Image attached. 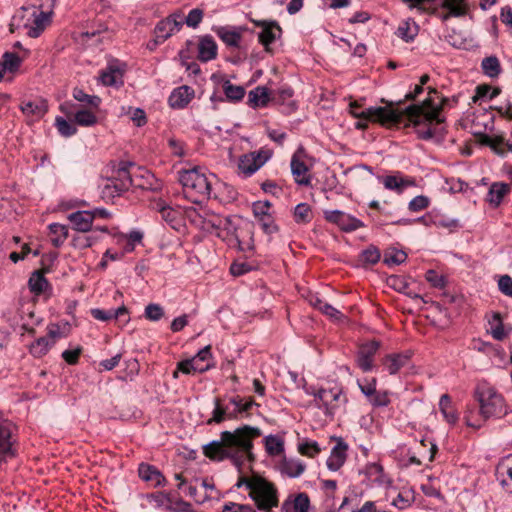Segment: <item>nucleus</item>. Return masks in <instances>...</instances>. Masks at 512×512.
<instances>
[{"label":"nucleus","instance_id":"1","mask_svg":"<svg viewBox=\"0 0 512 512\" xmlns=\"http://www.w3.org/2000/svg\"><path fill=\"white\" fill-rule=\"evenodd\" d=\"M258 427L243 425L231 431H223L220 440H213L203 446V454L213 461L231 460L241 471L245 460L253 461V440L261 436Z\"/></svg>","mask_w":512,"mask_h":512},{"label":"nucleus","instance_id":"2","mask_svg":"<svg viewBox=\"0 0 512 512\" xmlns=\"http://www.w3.org/2000/svg\"><path fill=\"white\" fill-rule=\"evenodd\" d=\"M218 231V238L228 246L246 252L254 249L253 225L239 216H226Z\"/></svg>","mask_w":512,"mask_h":512},{"label":"nucleus","instance_id":"3","mask_svg":"<svg viewBox=\"0 0 512 512\" xmlns=\"http://www.w3.org/2000/svg\"><path fill=\"white\" fill-rule=\"evenodd\" d=\"M214 174H206L199 167L179 172L183 193L192 203L199 204L212 197Z\"/></svg>","mask_w":512,"mask_h":512},{"label":"nucleus","instance_id":"4","mask_svg":"<svg viewBox=\"0 0 512 512\" xmlns=\"http://www.w3.org/2000/svg\"><path fill=\"white\" fill-rule=\"evenodd\" d=\"M447 101L446 98L440 96L436 89L428 87V97L419 104L409 105L403 113V119L406 117L409 122L419 125L423 120L430 123L436 122L440 124L444 122V118L440 116V112Z\"/></svg>","mask_w":512,"mask_h":512},{"label":"nucleus","instance_id":"5","mask_svg":"<svg viewBox=\"0 0 512 512\" xmlns=\"http://www.w3.org/2000/svg\"><path fill=\"white\" fill-rule=\"evenodd\" d=\"M214 410L212 417L207 420L208 425L220 424L226 419H238L239 417H248L249 411L258 404L251 398L241 397L239 395L230 397L225 403L220 398L214 399Z\"/></svg>","mask_w":512,"mask_h":512},{"label":"nucleus","instance_id":"6","mask_svg":"<svg viewBox=\"0 0 512 512\" xmlns=\"http://www.w3.org/2000/svg\"><path fill=\"white\" fill-rule=\"evenodd\" d=\"M136 164L131 161H120L114 175L107 179L101 187V197L104 201H113L115 197L121 196L134 184L133 169Z\"/></svg>","mask_w":512,"mask_h":512},{"label":"nucleus","instance_id":"7","mask_svg":"<svg viewBox=\"0 0 512 512\" xmlns=\"http://www.w3.org/2000/svg\"><path fill=\"white\" fill-rule=\"evenodd\" d=\"M475 398L480 406V414L488 419L505 413L504 399L493 387L480 384L475 389Z\"/></svg>","mask_w":512,"mask_h":512},{"label":"nucleus","instance_id":"8","mask_svg":"<svg viewBox=\"0 0 512 512\" xmlns=\"http://www.w3.org/2000/svg\"><path fill=\"white\" fill-rule=\"evenodd\" d=\"M360 106L357 103L350 104L351 113L354 117L377 122L382 125H400L403 122V113L391 107H369L358 112Z\"/></svg>","mask_w":512,"mask_h":512},{"label":"nucleus","instance_id":"9","mask_svg":"<svg viewBox=\"0 0 512 512\" xmlns=\"http://www.w3.org/2000/svg\"><path fill=\"white\" fill-rule=\"evenodd\" d=\"M249 495L257 508L265 512H271L272 508L279 504L276 487L264 478H256V483Z\"/></svg>","mask_w":512,"mask_h":512},{"label":"nucleus","instance_id":"10","mask_svg":"<svg viewBox=\"0 0 512 512\" xmlns=\"http://www.w3.org/2000/svg\"><path fill=\"white\" fill-rule=\"evenodd\" d=\"M317 408L324 410L327 416L333 417L340 406L347 402L342 394V389L333 387L330 389L320 388L312 393Z\"/></svg>","mask_w":512,"mask_h":512},{"label":"nucleus","instance_id":"11","mask_svg":"<svg viewBox=\"0 0 512 512\" xmlns=\"http://www.w3.org/2000/svg\"><path fill=\"white\" fill-rule=\"evenodd\" d=\"M271 157L272 151L266 148L244 154L239 158L238 169L245 176H251Z\"/></svg>","mask_w":512,"mask_h":512},{"label":"nucleus","instance_id":"12","mask_svg":"<svg viewBox=\"0 0 512 512\" xmlns=\"http://www.w3.org/2000/svg\"><path fill=\"white\" fill-rule=\"evenodd\" d=\"M13 428L10 421L0 419V463L16 455L14 448L16 437L13 434Z\"/></svg>","mask_w":512,"mask_h":512},{"label":"nucleus","instance_id":"13","mask_svg":"<svg viewBox=\"0 0 512 512\" xmlns=\"http://www.w3.org/2000/svg\"><path fill=\"white\" fill-rule=\"evenodd\" d=\"M325 219L330 223L336 224L346 233L365 227V224L360 219L340 210L325 211Z\"/></svg>","mask_w":512,"mask_h":512},{"label":"nucleus","instance_id":"14","mask_svg":"<svg viewBox=\"0 0 512 512\" xmlns=\"http://www.w3.org/2000/svg\"><path fill=\"white\" fill-rule=\"evenodd\" d=\"M255 26L262 28L258 34L259 42L267 52H270V45L281 37L282 29L275 20H252Z\"/></svg>","mask_w":512,"mask_h":512},{"label":"nucleus","instance_id":"15","mask_svg":"<svg viewBox=\"0 0 512 512\" xmlns=\"http://www.w3.org/2000/svg\"><path fill=\"white\" fill-rule=\"evenodd\" d=\"M380 342L376 340H372L366 343H363L359 346L356 363L357 366L363 371L368 372L373 368L374 356L379 350Z\"/></svg>","mask_w":512,"mask_h":512},{"label":"nucleus","instance_id":"16","mask_svg":"<svg viewBox=\"0 0 512 512\" xmlns=\"http://www.w3.org/2000/svg\"><path fill=\"white\" fill-rule=\"evenodd\" d=\"M194 96L195 91L192 87L182 85L171 92L168 103L173 109H183L191 102Z\"/></svg>","mask_w":512,"mask_h":512},{"label":"nucleus","instance_id":"17","mask_svg":"<svg viewBox=\"0 0 512 512\" xmlns=\"http://www.w3.org/2000/svg\"><path fill=\"white\" fill-rule=\"evenodd\" d=\"M428 4L437 5L439 4L442 8L448 10V13L443 16V20H447L449 17H461L464 16L468 11L467 0H428Z\"/></svg>","mask_w":512,"mask_h":512},{"label":"nucleus","instance_id":"18","mask_svg":"<svg viewBox=\"0 0 512 512\" xmlns=\"http://www.w3.org/2000/svg\"><path fill=\"white\" fill-rule=\"evenodd\" d=\"M20 109L24 115L31 118V121H37L43 118L47 113L48 104L46 100L39 98L33 101L23 102Z\"/></svg>","mask_w":512,"mask_h":512},{"label":"nucleus","instance_id":"19","mask_svg":"<svg viewBox=\"0 0 512 512\" xmlns=\"http://www.w3.org/2000/svg\"><path fill=\"white\" fill-rule=\"evenodd\" d=\"M347 449L348 445L343 440L337 442L326 462L329 470L338 471L343 466L347 458Z\"/></svg>","mask_w":512,"mask_h":512},{"label":"nucleus","instance_id":"20","mask_svg":"<svg viewBox=\"0 0 512 512\" xmlns=\"http://www.w3.org/2000/svg\"><path fill=\"white\" fill-rule=\"evenodd\" d=\"M310 499L306 493H299L292 499L289 496L281 506V512H308Z\"/></svg>","mask_w":512,"mask_h":512},{"label":"nucleus","instance_id":"21","mask_svg":"<svg viewBox=\"0 0 512 512\" xmlns=\"http://www.w3.org/2000/svg\"><path fill=\"white\" fill-rule=\"evenodd\" d=\"M496 476L500 484L512 493V455L507 456L498 464Z\"/></svg>","mask_w":512,"mask_h":512},{"label":"nucleus","instance_id":"22","mask_svg":"<svg viewBox=\"0 0 512 512\" xmlns=\"http://www.w3.org/2000/svg\"><path fill=\"white\" fill-rule=\"evenodd\" d=\"M217 56V44L211 35H205L200 38L198 43V59L202 62H208Z\"/></svg>","mask_w":512,"mask_h":512},{"label":"nucleus","instance_id":"23","mask_svg":"<svg viewBox=\"0 0 512 512\" xmlns=\"http://www.w3.org/2000/svg\"><path fill=\"white\" fill-rule=\"evenodd\" d=\"M290 166L294 180L298 185L309 186L311 184V175L308 174V166L296 155L292 156Z\"/></svg>","mask_w":512,"mask_h":512},{"label":"nucleus","instance_id":"24","mask_svg":"<svg viewBox=\"0 0 512 512\" xmlns=\"http://www.w3.org/2000/svg\"><path fill=\"white\" fill-rule=\"evenodd\" d=\"M272 101V92L265 86H257L248 93V105L252 108L266 107Z\"/></svg>","mask_w":512,"mask_h":512},{"label":"nucleus","instance_id":"25","mask_svg":"<svg viewBox=\"0 0 512 512\" xmlns=\"http://www.w3.org/2000/svg\"><path fill=\"white\" fill-rule=\"evenodd\" d=\"M410 352L390 354L383 360V365L391 375L396 374L401 368L407 366L410 362Z\"/></svg>","mask_w":512,"mask_h":512},{"label":"nucleus","instance_id":"26","mask_svg":"<svg viewBox=\"0 0 512 512\" xmlns=\"http://www.w3.org/2000/svg\"><path fill=\"white\" fill-rule=\"evenodd\" d=\"M73 228L78 232H87L93 223V214L90 211H76L68 216Z\"/></svg>","mask_w":512,"mask_h":512},{"label":"nucleus","instance_id":"27","mask_svg":"<svg viewBox=\"0 0 512 512\" xmlns=\"http://www.w3.org/2000/svg\"><path fill=\"white\" fill-rule=\"evenodd\" d=\"M306 465L298 460L293 458L284 457L279 464V470L282 474L290 478H297L305 471Z\"/></svg>","mask_w":512,"mask_h":512},{"label":"nucleus","instance_id":"28","mask_svg":"<svg viewBox=\"0 0 512 512\" xmlns=\"http://www.w3.org/2000/svg\"><path fill=\"white\" fill-rule=\"evenodd\" d=\"M99 79L105 86H120L123 84V73L115 65H108L100 71Z\"/></svg>","mask_w":512,"mask_h":512},{"label":"nucleus","instance_id":"29","mask_svg":"<svg viewBox=\"0 0 512 512\" xmlns=\"http://www.w3.org/2000/svg\"><path fill=\"white\" fill-rule=\"evenodd\" d=\"M510 192V185L503 182H494L487 193L486 201L493 207H498L504 196Z\"/></svg>","mask_w":512,"mask_h":512},{"label":"nucleus","instance_id":"30","mask_svg":"<svg viewBox=\"0 0 512 512\" xmlns=\"http://www.w3.org/2000/svg\"><path fill=\"white\" fill-rule=\"evenodd\" d=\"M46 271L47 270H36L31 274L28 280V286L33 294L40 295L49 287V282L44 276Z\"/></svg>","mask_w":512,"mask_h":512},{"label":"nucleus","instance_id":"31","mask_svg":"<svg viewBox=\"0 0 512 512\" xmlns=\"http://www.w3.org/2000/svg\"><path fill=\"white\" fill-rule=\"evenodd\" d=\"M217 36L230 47H239L241 41V33L236 29H230L225 26L214 29Z\"/></svg>","mask_w":512,"mask_h":512},{"label":"nucleus","instance_id":"32","mask_svg":"<svg viewBox=\"0 0 512 512\" xmlns=\"http://www.w3.org/2000/svg\"><path fill=\"white\" fill-rule=\"evenodd\" d=\"M309 303L311 306L318 309L319 311H321L323 314L327 315L331 319L340 320L343 317V314L339 310H337L330 304L324 302L317 295H311L309 297Z\"/></svg>","mask_w":512,"mask_h":512},{"label":"nucleus","instance_id":"33","mask_svg":"<svg viewBox=\"0 0 512 512\" xmlns=\"http://www.w3.org/2000/svg\"><path fill=\"white\" fill-rule=\"evenodd\" d=\"M93 318L99 321H109L111 319H119L122 316L128 315V310L125 306H121L117 309L103 310L100 308H94L91 310Z\"/></svg>","mask_w":512,"mask_h":512},{"label":"nucleus","instance_id":"34","mask_svg":"<svg viewBox=\"0 0 512 512\" xmlns=\"http://www.w3.org/2000/svg\"><path fill=\"white\" fill-rule=\"evenodd\" d=\"M138 474L142 480L154 482L156 485L164 480V476L155 466L145 463L139 465Z\"/></svg>","mask_w":512,"mask_h":512},{"label":"nucleus","instance_id":"35","mask_svg":"<svg viewBox=\"0 0 512 512\" xmlns=\"http://www.w3.org/2000/svg\"><path fill=\"white\" fill-rule=\"evenodd\" d=\"M481 68L483 73L490 78H497L502 71L499 59L493 55L482 60Z\"/></svg>","mask_w":512,"mask_h":512},{"label":"nucleus","instance_id":"36","mask_svg":"<svg viewBox=\"0 0 512 512\" xmlns=\"http://www.w3.org/2000/svg\"><path fill=\"white\" fill-rule=\"evenodd\" d=\"M54 346V342L50 341L48 337H40L36 339L29 346V352L37 358H41L48 353L51 347Z\"/></svg>","mask_w":512,"mask_h":512},{"label":"nucleus","instance_id":"37","mask_svg":"<svg viewBox=\"0 0 512 512\" xmlns=\"http://www.w3.org/2000/svg\"><path fill=\"white\" fill-rule=\"evenodd\" d=\"M49 22V14L41 11L35 16L33 25L28 28L27 35L31 38H37L44 31Z\"/></svg>","mask_w":512,"mask_h":512},{"label":"nucleus","instance_id":"38","mask_svg":"<svg viewBox=\"0 0 512 512\" xmlns=\"http://www.w3.org/2000/svg\"><path fill=\"white\" fill-rule=\"evenodd\" d=\"M21 58L13 52H5L0 60V70H3V74L6 71L15 72L21 65Z\"/></svg>","mask_w":512,"mask_h":512},{"label":"nucleus","instance_id":"39","mask_svg":"<svg viewBox=\"0 0 512 512\" xmlns=\"http://www.w3.org/2000/svg\"><path fill=\"white\" fill-rule=\"evenodd\" d=\"M50 233L52 234L51 243L54 247L63 245L68 237V228L59 223H52L49 225Z\"/></svg>","mask_w":512,"mask_h":512},{"label":"nucleus","instance_id":"40","mask_svg":"<svg viewBox=\"0 0 512 512\" xmlns=\"http://www.w3.org/2000/svg\"><path fill=\"white\" fill-rule=\"evenodd\" d=\"M178 371H181L183 374H194L196 372L203 373L210 369L211 365L206 363V365L195 364V360L186 359L177 363Z\"/></svg>","mask_w":512,"mask_h":512},{"label":"nucleus","instance_id":"41","mask_svg":"<svg viewBox=\"0 0 512 512\" xmlns=\"http://www.w3.org/2000/svg\"><path fill=\"white\" fill-rule=\"evenodd\" d=\"M223 91L229 101L237 102L245 96V89L242 86L234 85L229 80L223 83Z\"/></svg>","mask_w":512,"mask_h":512},{"label":"nucleus","instance_id":"42","mask_svg":"<svg viewBox=\"0 0 512 512\" xmlns=\"http://www.w3.org/2000/svg\"><path fill=\"white\" fill-rule=\"evenodd\" d=\"M500 94L499 88H492L490 85H478L475 90V95L472 101L476 103L479 100L488 99L492 100Z\"/></svg>","mask_w":512,"mask_h":512},{"label":"nucleus","instance_id":"43","mask_svg":"<svg viewBox=\"0 0 512 512\" xmlns=\"http://www.w3.org/2000/svg\"><path fill=\"white\" fill-rule=\"evenodd\" d=\"M407 259V254L403 250L388 248L384 252L383 262L387 265H400Z\"/></svg>","mask_w":512,"mask_h":512},{"label":"nucleus","instance_id":"44","mask_svg":"<svg viewBox=\"0 0 512 512\" xmlns=\"http://www.w3.org/2000/svg\"><path fill=\"white\" fill-rule=\"evenodd\" d=\"M418 27L415 23L411 25L408 21L402 22L397 28L396 35L406 42L412 41L417 35Z\"/></svg>","mask_w":512,"mask_h":512},{"label":"nucleus","instance_id":"45","mask_svg":"<svg viewBox=\"0 0 512 512\" xmlns=\"http://www.w3.org/2000/svg\"><path fill=\"white\" fill-rule=\"evenodd\" d=\"M415 127V132L419 139L422 140H430L437 134V129L432 128L429 121H425L422 119L419 125H415L413 122H410Z\"/></svg>","mask_w":512,"mask_h":512},{"label":"nucleus","instance_id":"46","mask_svg":"<svg viewBox=\"0 0 512 512\" xmlns=\"http://www.w3.org/2000/svg\"><path fill=\"white\" fill-rule=\"evenodd\" d=\"M72 94L75 100L93 108H98L101 103V99L98 96L88 95L80 88H74Z\"/></svg>","mask_w":512,"mask_h":512},{"label":"nucleus","instance_id":"47","mask_svg":"<svg viewBox=\"0 0 512 512\" xmlns=\"http://www.w3.org/2000/svg\"><path fill=\"white\" fill-rule=\"evenodd\" d=\"M157 209L161 214L162 219L170 224L172 228H176L179 216L178 211L174 210L170 206L164 205L163 203H158Z\"/></svg>","mask_w":512,"mask_h":512},{"label":"nucleus","instance_id":"48","mask_svg":"<svg viewBox=\"0 0 512 512\" xmlns=\"http://www.w3.org/2000/svg\"><path fill=\"white\" fill-rule=\"evenodd\" d=\"M74 122L80 126L90 127L97 123V117L93 112L82 109L74 114Z\"/></svg>","mask_w":512,"mask_h":512},{"label":"nucleus","instance_id":"49","mask_svg":"<svg viewBox=\"0 0 512 512\" xmlns=\"http://www.w3.org/2000/svg\"><path fill=\"white\" fill-rule=\"evenodd\" d=\"M265 447L270 455H279L284 452V442L275 435H269L265 438Z\"/></svg>","mask_w":512,"mask_h":512},{"label":"nucleus","instance_id":"50","mask_svg":"<svg viewBox=\"0 0 512 512\" xmlns=\"http://www.w3.org/2000/svg\"><path fill=\"white\" fill-rule=\"evenodd\" d=\"M383 184L386 189L395 190L398 193H401L404 188L410 184V182L401 177L389 175L383 179Z\"/></svg>","mask_w":512,"mask_h":512},{"label":"nucleus","instance_id":"51","mask_svg":"<svg viewBox=\"0 0 512 512\" xmlns=\"http://www.w3.org/2000/svg\"><path fill=\"white\" fill-rule=\"evenodd\" d=\"M380 257H381L380 251L374 245H370L367 249L363 250L359 256L360 261L363 264H369V265H374V264L378 263V261L380 260Z\"/></svg>","mask_w":512,"mask_h":512},{"label":"nucleus","instance_id":"52","mask_svg":"<svg viewBox=\"0 0 512 512\" xmlns=\"http://www.w3.org/2000/svg\"><path fill=\"white\" fill-rule=\"evenodd\" d=\"M176 30L170 26L169 21H165L162 19L159 21L154 29V35L159 39V41H166Z\"/></svg>","mask_w":512,"mask_h":512},{"label":"nucleus","instance_id":"53","mask_svg":"<svg viewBox=\"0 0 512 512\" xmlns=\"http://www.w3.org/2000/svg\"><path fill=\"white\" fill-rule=\"evenodd\" d=\"M55 125L58 129V132L64 137H70L77 132V128L73 123L68 122L66 119L60 116L56 117Z\"/></svg>","mask_w":512,"mask_h":512},{"label":"nucleus","instance_id":"54","mask_svg":"<svg viewBox=\"0 0 512 512\" xmlns=\"http://www.w3.org/2000/svg\"><path fill=\"white\" fill-rule=\"evenodd\" d=\"M226 216L212 215L209 218L203 220V228L214 233L218 237V231L220 230Z\"/></svg>","mask_w":512,"mask_h":512},{"label":"nucleus","instance_id":"55","mask_svg":"<svg viewBox=\"0 0 512 512\" xmlns=\"http://www.w3.org/2000/svg\"><path fill=\"white\" fill-rule=\"evenodd\" d=\"M294 94L293 89L287 85H281L277 90L272 91V101L282 104Z\"/></svg>","mask_w":512,"mask_h":512},{"label":"nucleus","instance_id":"56","mask_svg":"<svg viewBox=\"0 0 512 512\" xmlns=\"http://www.w3.org/2000/svg\"><path fill=\"white\" fill-rule=\"evenodd\" d=\"M491 334L494 339L501 341L506 337V333L504 331V325L502 323L501 317L499 313H495L493 315V319L491 321Z\"/></svg>","mask_w":512,"mask_h":512},{"label":"nucleus","instance_id":"57","mask_svg":"<svg viewBox=\"0 0 512 512\" xmlns=\"http://www.w3.org/2000/svg\"><path fill=\"white\" fill-rule=\"evenodd\" d=\"M311 208L307 203H300L294 208V218L297 223H307L310 221Z\"/></svg>","mask_w":512,"mask_h":512},{"label":"nucleus","instance_id":"58","mask_svg":"<svg viewBox=\"0 0 512 512\" xmlns=\"http://www.w3.org/2000/svg\"><path fill=\"white\" fill-rule=\"evenodd\" d=\"M144 316L150 321H159L164 316V309L156 303H150L145 307Z\"/></svg>","mask_w":512,"mask_h":512},{"label":"nucleus","instance_id":"59","mask_svg":"<svg viewBox=\"0 0 512 512\" xmlns=\"http://www.w3.org/2000/svg\"><path fill=\"white\" fill-rule=\"evenodd\" d=\"M388 285L400 293H407L409 283L403 276L392 275L387 279Z\"/></svg>","mask_w":512,"mask_h":512},{"label":"nucleus","instance_id":"60","mask_svg":"<svg viewBox=\"0 0 512 512\" xmlns=\"http://www.w3.org/2000/svg\"><path fill=\"white\" fill-rule=\"evenodd\" d=\"M298 451L308 457H314L321 449L316 441H305L298 445Z\"/></svg>","mask_w":512,"mask_h":512},{"label":"nucleus","instance_id":"61","mask_svg":"<svg viewBox=\"0 0 512 512\" xmlns=\"http://www.w3.org/2000/svg\"><path fill=\"white\" fill-rule=\"evenodd\" d=\"M368 401L374 407H386L390 403L389 393L387 391L377 390Z\"/></svg>","mask_w":512,"mask_h":512},{"label":"nucleus","instance_id":"62","mask_svg":"<svg viewBox=\"0 0 512 512\" xmlns=\"http://www.w3.org/2000/svg\"><path fill=\"white\" fill-rule=\"evenodd\" d=\"M203 16L204 12L202 9L194 8L188 13L187 17L185 18V23L189 27L197 28L201 23Z\"/></svg>","mask_w":512,"mask_h":512},{"label":"nucleus","instance_id":"63","mask_svg":"<svg viewBox=\"0 0 512 512\" xmlns=\"http://www.w3.org/2000/svg\"><path fill=\"white\" fill-rule=\"evenodd\" d=\"M425 279L435 288H443L446 285V279L435 270H428Z\"/></svg>","mask_w":512,"mask_h":512},{"label":"nucleus","instance_id":"64","mask_svg":"<svg viewBox=\"0 0 512 512\" xmlns=\"http://www.w3.org/2000/svg\"><path fill=\"white\" fill-rule=\"evenodd\" d=\"M498 288L506 296L512 297V278L509 275H502L498 280Z\"/></svg>","mask_w":512,"mask_h":512}]
</instances>
